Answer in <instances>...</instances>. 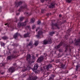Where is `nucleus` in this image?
I'll return each instance as SVG.
<instances>
[{
    "instance_id": "obj_34",
    "label": "nucleus",
    "mask_w": 80,
    "mask_h": 80,
    "mask_svg": "<svg viewBox=\"0 0 80 80\" xmlns=\"http://www.w3.org/2000/svg\"><path fill=\"white\" fill-rule=\"evenodd\" d=\"M37 23H38V25H40V24H41V22L38 21V22Z\"/></svg>"
},
{
    "instance_id": "obj_4",
    "label": "nucleus",
    "mask_w": 80,
    "mask_h": 80,
    "mask_svg": "<svg viewBox=\"0 0 80 80\" xmlns=\"http://www.w3.org/2000/svg\"><path fill=\"white\" fill-rule=\"evenodd\" d=\"M31 57H32L31 56L30 54H28L26 56V61L28 63H29V64H32V63H33L34 62L33 59H31Z\"/></svg>"
},
{
    "instance_id": "obj_7",
    "label": "nucleus",
    "mask_w": 80,
    "mask_h": 80,
    "mask_svg": "<svg viewBox=\"0 0 80 80\" xmlns=\"http://www.w3.org/2000/svg\"><path fill=\"white\" fill-rule=\"evenodd\" d=\"M43 59H44V57L42 55L38 59L37 62H38V63H41V62L43 61Z\"/></svg>"
},
{
    "instance_id": "obj_15",
    "label": "nucleus",
    "mask_w": 80,
    "mask_h": 80,
    "mask_svg": "<svg viewBox=\"0 0 80 80\" xmlns=\"http://www.w3.org/2000/svg\"><path fill=\"white\" fill-rule=\"evenodd\" d=\"M76 45H79L80 44V39H78L75 41Z\"/></svg>"
},
{
    "instance_id": "obj_45",
    "label": "nucleus",
    "mask_w": 80,
    "mask_h": 80,
    "mask_svg": "<svg viewBox=\"0 0 80 80\" xmlns=\"http://www.w3.org/2000/svg\"><path fill=\"white\" fill-rule=\"evenodd\" d=\"M36 56L37 57H38V53L36 54Z\"/></svg>"
},
{
    "instance_id": "obj_27",
    "label": "nucleus",
    "mask_w": 80,
    "mask_h": 80,
    "mask_svg": "<svg viewBox=\"0 0 80 80\" xmlns=\"http://www.w3.org/2000/svg\"><path fill=\"white\" fill-rule=\"evenodd\" d=\"M32 60H35V58H36V57H35L34 55H32Z\"/></svg>"
},
{
    "instance_id": "obj_48",
    "label": "nucleus",
    "mask_w": 80,
    "mask_h": 80,
    "mask_svg": "<svg viewBox=\"0 0 80 80\" xmlns=\"http://www.w3.org/2000/svg\"><path fill=\"white\" fill-rule=\"evenodd\" d=\"M56 62L58 63V62H60V60H57V61H56Z\"/></svg>"
},
{
    "instance_id": "obj_57",
    "label": "nucleus",
    "mask_w": 80,
    "mask_h": 80,
    "mask_svg": "<svg viewBox=\"0 0 80 80\" xmlns=\"http://www.w3.org/2000/svg\"><path fill=\"white\" fill-rule=\"evenodd\" d=\"M27 27H28V28H29V26H27Z\"/></svg>"
},
{
    "instance_id": "obj_63",
    "label": "nucleus",
    "mask_w": 80,
    "mask_h": 80,
    "mask_svg": "<svg viewBox=\"0 0 80 80\" xmlns=\"http://www.w3.org/2000/svg\"><path fill=\"white\" fill-rule=\"evenodd\" d=\"M60 57H62V56H60Z\"/></svg>"
},
{
    "instance_id": "obj_9",
    "label": "nucleus",
    "mask_w": 80,
    "mask_h": 80,
    "mask_svg": "<svg viewBox=\"0 0 80 80\" xmlns=\"http://www.w3.org/2000/svg\"><path fill=\"white\" fill-rule=\"evenodd\" d=\"M63 45V42H61L60 43H59V45L55 46L54 48L56 50H57V49H58V48H60V47Z\"/></svg>"
},
{
    "instance_id": "obj_16",
    "label": "nucleus",
    "mask_w": 80,
    "mask_h": 80,
    "mask_svg": "<svg viewBox=\"0 0 80 80\" xmlns=\"http://www.w3.org/2000/svg\"><path fill=\"white\" fill-rule=\"evenodd\" d=\"M30 34V33L28 32L24 34V38H27V37H30V36H29Z\"/></svg>"
},
{
    "instance_id": "obj_44",
    "label": "nucleus",
    "mask_w": 80,
    "mask_h": 80,
    "mask_svg": "<svg viewBox=\"0 0 80 80\" xmlns=\"http://www.w3.org/2000/svg\"><path fill=\"white\" fill-rule=\"evenodd\" d=\"M7 25L8 27H9V26L8 25H9V24H8V23H6V24H5V25Z\"/></svg>"
},
{
    "instance_id": "obj_40",
    "label": "nucleus",
    "mask_w": 80,
    "mask_h": 80,
    "mask_svg": "<svg viewBox=\"0 0 80 80\" xmlns=\"http://www.w3.org/2000/svg\"><path fill=\"white\" fill-rule=\"evenodd\" d=\"M28 20H26L25 22H24L26 23H27V22H28Z\"/></svg>"
},
{
    "instance_id": "obj_11",
    "label": "nucleus",
    "mask_w": 80,
    "mask_h": 80,
    "mask_svg": "<svg viewBox=\"0 0 80 80\" xmlns=\"http://www.w3.org/2000/svg\"><path fill=\"white\" fill-rule=\"evenodd\" d=\"M25 8H27V6L26 5L22 6H21L18 9V11L19 12H21V11H22L23 9H25Z\"/></svg>"
},
{
    "instance_id": "obj_33",
    "label": "nucleus",
    "mask_w": 80,
    "mask_h": 80,
    "mask_svg": "<svg viewBox=\"0 0 80 80\" xmlns=\"http://www.w3.org/2000/svg\"><path fill=\"white\" fill-rule=\"evenodd\" d=\"M76 71H78V67H79V66L77 65L76 66Z\"/></svg>"
},
{
    "instance_id": "obj_50",
    "label": "nucleus",
    "mask_w": 80,
    "mask_h": 80,
    "mask_svg": "<svg viewBox=\"0 0 80 80\" xmlns=\"http://www.w3.org/2000/svg\"><path fill=\"white\" fill-rule=\"evenodd\" d=\"M4 73H5L4 72H2L1 73V74L3 75V74H4Z\"/></svg>"
},
{
    "instance_id": "obj_10",
    "label": "nucleus",
    "mask_w": 80,
    "mask_h": 80,
    "mask_svg": "<svg viewBox=\"0 0 80 80\" xmlns=\"http://www.w3.org/2000/svg\"><path fill=\"white\" fill-rule=\"evenodd\" d=\"M38 68V66L37 64H36L34 65V67L32 69V70L35 72V73H37V68Z\"/></svg>"
},
{
    "instance_id": "obj_19",
    "label": "nucleus",
    "mask_w": 80,
    "mask_h": 80,
    "mask_svg": "<svg viewBox=\"0 0 80 80\" xmlns=\"http://www.w3.org/2000/svg\"><path fill=\"white\" fill-rule=\"evenodd\" d=\"M55 77V75L52 74L51 75V76L50 77V78H49L48 80H53V78H54V77Z\"/></svg>"
},
{
    "instance_id": "obj_64",
    "label": "nucleus",
    "mask_w": 80,
    "mask_h": 80,
    "mask_svg": "<svg viewBox=\"0 0 80 80\" xmlns=\"http://www.w3.org/2000/svg\"><path fill=\"white\" fill-rule=\"evenodd\" d=\"M2 66H3V65H2Z\"/></svg>"
},
{
    "instance_id": "obj_62",
    "label": "nucleus",
    "mask_w": 80,
    "mask_h": 80,
    "mask_svg": "<svg viewBox=\"0 0 80 80\" xmlns=\"http://www.w3.org/2000/svg\"><path fill=\"white\" fill-rule=\"evenodd\" d=\"M71 50H70V52H71Z\"/></svg>"
},
{
    "instance_id": "obj_46",
    "label": "nucleus",
    "mask_w": 80,
    "mask_h": 80,
    "mask_svg": "<svg viewBox=\"0 0 80 80\" xmlns=\"http://www.w3.org/2000/svg\"><path fill=\"white\" fill-rule=\"evenodd\" d=\"M62 14H60L59 16V17H60V18H61V17H62Z\"/></svg>"
},
{
    "instance_id": "obj_18",
    "label": "nucleus",
    "mask_w": 80,
    "mask_h": 80,
    "mask_svg": "<svg viewBox=\"0 0 80 80\" xmlns=\"http://www.w3.org/2000/svg\"><path fill=\"white\" fill-rule=\"evenodd\" d=\"M1 38L2 39V40H6L8 39V36H5L2 37Z\"/></svg>"
},
{
    "instance_id": "obj_1",
    "label": "nucleus",
    "mask_w": 80,
    "mask_h": 80,
    "mask_svg": "<svg viewBox=\"0 0 80 80\" xmlns=\"http://www.w3.org/2000/svg\"><path fill=\"white\" fill-rule=\"evenodd\" d=\"M52 65L51 64H49L45 67L44 69L42 68H41L40 70L41 71H42V73L43 72L44 75L43 76L44 77H48L49 74H50V72L48 71H49V68H52Z\"/></svg>"
},
{
    "instance_id": "obj_12",
    "label": "nucleus",
    "mask_w": 80,
    "mask_h": 80,
    "mask_svg": "<svg viewBox=\"0 0 80 80\" xmlns=\"http://www.w3.org/2000/svg\"><path fill=\"white\" fill-rule=\"evenodd\" d=\"M38 78V77L37 76H33L32 77H29L28 79V80H36Z\"/></svg>"
},
{
    "instance_id": "obj_60",
    "label": "nucleus",
    "mask_w": 80,
    "mask_h": 80,
    "mask_svg": "<svg viewBox=\"0 0 80 80\" xmlns=\"http://www.w3.org/2000/svg\"><path fill=\"white\" fill-rule=\"evenodd\" d=\"M0 40H1V39H0Z\"/></svg>"
},
{
    "instance_id": "obj_23",
    "label": "nucleus",
    "mask_w": 80,
    "mask_h": 80,
    "mask_svg": "<svg viewBox=\"0 0 80 80\" xmlns=\"http://www.w3.org/2000/svg\"><path fill=\"white\" fill-rule=\"evenodd\" d=\"M24 70H22L23 72H24V71H26V70H29V67H27V68H26V69L25 68H24Z\"/></svg>"
},
{
    "instance_id": "obj_32",
    "label": "nucleus",
    "mask_w": 80,
    "mask_h": 80,
    "mask_svg": "<svg viewBox=\"0 0 80 80\" xmlns=\"http://www.w3.org/2000/svg\"><path fill=\"white\" fill-rule=\"evenodd\" d=\"M13 65L14 67H15H15H17V63H15L13 64Z\"/></svg>"
},
{
    "instance_id": "obj_25",
    "label": "nucleus",
    "mask_w": 80,
    "mask_h": 80,
    "mask_svg": "<svg viewBox=\"0 0 80 80\" xmlns=\"http://www.w3.org/2000/svg\"><path fill=\"white\" fill-rule=\"evenodd\" d=\"M22 27H25V26H26V25L27 23H26L25 22H22Z\"/></svg>"
},
{
    "instance_id": "obj_52",
    "label": "nucleus",
    "mask_w": 80,
    "mask_h": 80,
    "mask_svg": "<svg viewBox=\"0 0 80 80\" xmlns=\"http://www.w3.org/2000/svg\"><path fill=\"white\" fill-rule=\"evenodd\" d=\"M22 77L23 78L25 77V75H24V76L22 75Z\"/></svg>"
},
{
    "instance_id": "obj_53",
    "label": "nucleus",
    "mask_w": 80,
    "mask_h": 80,
    "mask_svg": "<svg viewBox=\"0 0 80 80\" xmlns=\"http://www.w3.org/2000/svg\"><path fill=\"white\" fill-rule=\"evenodd\" d=\"M47 16L49 15V13H48V14H47Z\"/></svg>"
},
{
    "instance_id": "obj_56",
    "label": "nucleus",
    "mask_w": 80,
    "mask_h": 80,
    "mask_svg": "<svg viewBox=\"0 0 80 80\" xmlns=\"http://www.w3.org/2000/svg\"><path fill=\"white\" fill-rule=\"evenodd\" d=\"M9 53H11V52H10V51H9Z\"/></svg>"
},
{
    "instance_id": "obj_51",
    "label": "nucleus",
    "mask_w": 80,
    "mask_h": 80,
    "mask_svg": "<svg viewBox=\"0 0 80 80\" xmlns=\"http://www.w3.org/2000/svg\"><path fill=\"white\" fill-rule=\"evenodd\" d=\"M74 77H75V78H77V75H75L74 76Z\"/></svg>"
},
{
    "instance_id": "obj_39",
    "label": "nucleus",
    "mask_w": 80,
    "mask_h": 80,
    "mask_svg": "<svg viewBox=\"0 0 80 80\" xmlns=\"http://www.w3.org/2000/svg\"><path fill=\"white\" fill-rule=\"evenodd\" d=\"M65 47H66L65 48H68V45H65Z\"/></svg>"
},
{
    "instance_id": "obj_38",
    "label": "nucleus",
    "mask_w": 80,
    "mask_h": 80,
    "mask_svg": "<svg viewBox=\"0 0 80 80\" xmlns=\"http://www.w3.org/2000/svg\"><path fill=\"white\" fill-rule=\"evenodd\" d=\"M39 29H40V28L39 27L38 28H37L36 30V32H37V31H38V30H39Z\"/></svg>"
},
{
    "instance_id": "obj_43",
    "label": "nucleus",
    "mask_w": 80,
    "mask_h": 80,
    "mask_svg": "<svg viewBox=\"0 0 80 80\" xmlns=\"http://www.w3.org/2000/svg\"><path fill=\"white\" fill-rule=\"evenodd\" d=\"M44 11V10H43V9L41 10L42 13H43Z\"/></svg>"
},
{
    "instance_id": "obj_36",
    "label": "nucleus",
    "mask_w": 80,
    "mask_h": 80,
    "mask_svg": "<svg viewBox=\"0 0 80 80\" xmlns=\"http://www.w3.org/2000/svg\"><path fill=\"white\" fill-rule=\"evenodd\" d=\"M65 52H67V51H68V48H65Z\"/></svg>"
},
{
    "instance_id": "obj_3",
    "label": "nucleus",
    "mask_w": 80,
    "mask_h": 80,
    "mask_svg": "<svg viewBox=\"0 0 80 80\" xmlns=\"http://www.w3.org/2000/svg\"><path fill=\"white\" fill-rule=\"evenodd\" d=\"M60 28L59 27V24H58V23H54L53 22L52 23L51 29L52 30H57V29H59Z\"/></svg>"
},
{
    "instance_id": "obj_55",
    "label": "nucleus",
    "mask_w": 80,
    "mask_h": 80,
    "mask_svg": "<svg viewBox=\"0 0 80 80\" xmlns=\"http://www.w3.org/2000/svg\"><path fill=\"white\" fill-rule=\"evenodd\" d=\"M73 43V41H72V43Z\"/></svg>"
},
{
    "instance_id": "obj_61",
    "label": "nucleus",
    "mask_w": 80,
    "mask_h": 80,
    "mask_svg": "<svg viewBox=\"0 0 80 80\" xmlns=\"http://www.w3.org/2000/svg\"><path fill=\"white\" fill-rule=\"evenodd\" d=\"M65 66L64 65L63 66V67H64Z\"/></svg>"
},
{
    "instance_id": "obj_28",
    "label": "nucleus",
    "mask_w": 80,
    "mask_h": 80,
    "mask_svg": "<svg viewBox=\"0 0 80 80\" xmlns=\"http://www.w3.org/2000/svg\"><path fill=\"white\" fill-rule=\"evenodd\" d=\"M63 49H60L59 50V52H63Z\"/></svg>"
},
{
    "instance_id": "obj_41",
    "label": "nucleus",
    "mask_w": 80,
    "mask_h": 80,
    "mask_svg": "<svg viewBox=\"0 0 80 80\" xmlns=\"http://www.w3.org/2000/svg\"><path fill=\"white\" fill-rule=\"evenodd\" d=\"M13 46H16V47H17V45L16 44L14 43L13 44Z\"/></svg>"
},
{
    "instance_id": "obj_26",
    "label": "nucleus",
    "mask_w": 80,
    "mask_h": 80,
    "mask_svg": "<svg viewBox=\"0 0 80 80\" xmlns=\"http://www.w3.org/2000/svg\"><path fill=\"white\" fill-rule=\"evenodd\" d=\"M32 44H33V42L31 41L29 44H28V46H32Z\"/></svg>"
},
{
    "instance_id": "obj_24",
    "label": "nucleus",
    "mask_w": 80,
    "mask_h": 80,
    "mask_svg": "<svg viewBox=\"0 0 80 80\" xmlns=\"http://www.w3.org/2000/svg\"><path fill=\"white\" fill-rule=\"evenodd\" d=\"M38 45V41H35V42L34 43V45L35 46H37Z\"/></svg>"
},
{
    "instance_id": "obj_47",
    "label": "nucleus",
    "mask_w": 80,
    "mask_h": 80,
    "mask_svg": "<svg viewBox=\"0 0 80 80\" xmlns=\"http://www.w3.org/2000/svg\"><path fill=\"white\" fill-rule=\"evenodd\" d=\"M54 62V60H52L51 61H50L49 62H50V63H52V62Z\"/></svg>"
},
{
    "instance_id": "obj_58",
    "label": "nucleus",
    "mask_w": 80,
    "mask_h": 80,
    "mask_svg": "<svg viewBox=\"0 0 80 80\" xmlns=\"http://www.w3.org/2000/svg\"><path fill=\"white\" fill-rule=\"evenodd\" d=\"M0 73H1V71H0Z\"/></svg>"
},
{
    "instance_id": "obj_8",
    "label": "nucleus",
    "mask_w": 80,
    "mask_h": 80,
    "mask_svg": "<svg viewBox=\"0 0 80 80\" xmlns=\"http://www.w3.org/2000/svg\"><path fill=\"white\" fill-rule=\"evenodd\" d=\"M18 36H20L21 37H22V36L20 35V34L17 32L13 35V38H15V39H17L18 38Z\"/></svg>"
},
{
    "instance_id": "obj_20",
    "label": "nucleus",
    "mask_w": 80,
    "mask_h": 80,
    "mask_svg": "<svg viewBox=\"0 0 80 80\" xmlns=\"http://www.w3.org/2000/svg\"><path fill=\"white\" fill-rule=\"evenodd\" d=\"M21 27H22V23L21 22H19L18 23V28H20Z\"/></svg>"
},
{
    "instance_id": "obj_42",
    "label": "nucleus",
    "mask_w": 80,
    "mask_h": 80,
    "mask_svg": "<svg viewBox=\"0 0 80 80\" xmlns=\"http://www.w3.org/2000/svg\"><path fill=\"white\" fill-rule=\"evenodd\" d=\"M40 1L42 3H43V2H44L45 0H40Z\"/></svg>"
},
{
    "instance_id": "obj_14",
    "label": "nucleus",
    "mask_w": 80,
    "mask_h": 80,
    "mask_svg": "<svg viewBox=\"0 0 80 80\" xmlns=\"http://www.w3.org/2000/svg\"><path fill=\"white\" fill-rule=\"evenodd\" d=\"M55 2H51L50 5L49 6V8H53L55 7Z\"/></svg>"
},
{
    "instance_id": "obj_5",
    "label": "nucleus",
    "mask_w": 80,
    "mask_h": 80,
    "mask_svg": "<svg viewBox=\"0 0 80 80\" xmlns=\"http://www.w3.org/2000/svg\"><path fill=\"white\" fill-rule=\"evenodd\" d=\"M52 39L51 38H49L48 40H45L43 42L44 45L52 44Z\"/></svg>"
},
{
    "instance_id": "obj_21",
    "label": "nucleus",
    "mask_w": 80,
    "mask_h": 80,
    "mask_svg": "<svg viewBox=\"0 0 80 80\" xmlns=\"http://www.w3.org/2000/svg\"><path fill=\"white\" fill-rule=\"evenodd\" d=\"M35 19L34 18H32L31 19V23H34L35 21Z\"/></svg>"
},
{
    "instance_id": "obj_29",
    "label": "nucleus",
    "mask_w": 80,
    "mask_h": 80,
    "mask_svg": "<svg viewBox=\"0 0 80 80\" xmlns=\"http://www.w3.org/2000/svg\"><path fill=\"white\" fill-rule=\"evenodd\" d=\"M54 33H55V32H51L50 33V35L52 36V35H53Z\"/></svg>"
},
{
    "instance_id": "obj_59",
    "label": "nucleus",
    "mask_w": 80,
    "mask_h": 80,
    "mask_svg": "<svg viewBox=\"0 0 80 80\" xmlns=\"http://www.w3.org/2000/svg\"><path fill=\"white\" fill-rule=\"evenodd\" d=\"M66 37H67V36H66L65 38H66Z\"/></svg>"
},
{
    "instance_id": "obj_37",
    "label": "nucleus",
    "mask_w": 80,
    "mask_h": 80,
    "mask_svg": "<svg viewBox=\"0 0 80 80\" xmlns=\"http://www.w3.org/2000/svg\"><path fill=\"white\" fill-rule=\"evenodd\" d=\"M35 28V25H34L33 26H32V29H34Z\"/></svg>"
},
{
    "instance_id": "obj_54",
    "label": "nucleus",
    "mask_w": 80,
    "mask_h": 80,
    "mask_svg": "<svg viewBox=\"0 0 80 80\" xmlns=\"http://www.w3.org/2000/svg\"><path fill=\"white\" fill-rule=\"evenodd\" d=\"M27 42H28V41H29V39H27Z\"/></svg>"
},
{
    "instance_id": "obj_22",
    "label": "nucleus",
    "mask_w": 80,
    "mask_h": 80,
    "mask_svg": "<svg viewBox=\"0 0 80 80\" xmlns=\"http://www.w3.org/2000/svg\"><path fill=\"white\" fill-rule=\"evenodd\" d=\"M0 43H1V45L2 47H4V46L5 45V43L2 42H1Z\"/></svg>"
},
{
    "instance_id": "obj_31",
    "label": "nucleus",
    "mask_w": 80,
    "mask_h": 80,
    "mask_svg": "<svg viewBox=\"0 0 80 80\" xmlns=\"http://www.w3.org/2000/svg\"><path fill=\"white\" fill-rule=\"evenodd\" d=\"M66 2H67L68 3H70V2H72V0H67Z\"/></svg>"
},
{
    "instance_id": "obj_13",
    "label": "nucleus",
    "mask_w": 80,
    "mask_h": 80,
    "mask_svg": "<svg viewBox=\"0 0 80 80\" xmlns=\"http://www.w3.org/2000/svg\"><path fill=\"white\" fill-rule=\"evenodd\" d=\"M9 71L11 73H13L15 71V68L13 67H11L9 68Z\"/></svg>"
},
{
    "instance_id": "obj_2",
    "label": "nucleus",
    "mask_w": 80,
    "mask_h": 80,
    "mask_svg": "<svg viewBox=\"0 0 80 80\" xmlns=\"http://www.w3.org/2000/svg\"><path fill=\"white\" fill-rule=\"evenodd\" d=\"M18 52L17 50H15L12 52V55L11 56H8L7 58L8 60H10L11 58H16V57H17L18 56L17 55H18Z\"/></svg>"
},
{
    "instance_id": "obj_6",
    "label": "nucleus",
    "mask_w": 80,
    "mask_h": 80,
    "mask_svg": "<svg viewBox=\"0 0 80 80\" xmlns=\"http://www.w3.org/2000/svg\"><path fill=\"white\" fill-rule=\"evenodd\" d=\"M43 32L42 31L40 30L38 32V34L36 36L37 38H41V35L43 34Z\"/></svg>"
},
{
    "instance_id": "obj_17",
    "label": "nucleus",
    "mask_w": 80,
    "mask_h": 80,
    "mask_svg": "<svg viewBox=\"0 0 80 80\" xmlns=\"http://www.w3.org/2000/svg\"><path fill=\"white\" fill-rule=\"evenodd\" d=\"M15 3L16 4V7H18L19 5H22V2L21 1H20L17 3L15 2Z\"/></svg>"
},
{
    "instance_id": "obj_35",
    "label": "nucleus",
    "mask_w": 80,
    "mask_h": 80,
    "mask_svg": "<svg viewBox=\"0 0 80 80\" xmlns=\"http://www.w3.org/2000/svg\"><path fill=\"white\" fill-rule=\"evenodd\" d=\"M47 55L46 53L44 54V56H43V57H44H44H47Z\"/></svg>"
},
{
    "instance_id": "obj_30",
    "label": "nucleus",
    "mask_w": 80,
    "mask_h": 80,
    "mask_svg": "<svg viewBox=\"0 0 80 80\" xmlns=\"http://www.w3.org/2000/svg\"><path fill=\"white\" fill-rule=\"evenodd\" d=\"M24 19V18L23 17H21L20 18V21H22Z\"/></svg>"
},
{
    "instance_id": "obj_49",
    "label": "nucleus",
    "mask_w": 80,
    "mask_h": 80,
    "mask_svg": "<svg viewBox=\"0 0 80 80\" xmlns=\"http://www.w3.org/2000/svg\"><path fill=\"white\" fill-rule=\"evenodd\" d=\"M68 73V71H66V73Z\"/></svg>"
}]
</instances>
